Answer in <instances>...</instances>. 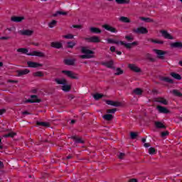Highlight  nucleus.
<instances>
[{
	"mask_svg": "<svg viewBox=\"0 0 182 182\" xmlns=\"http://www.w3.org/2000/svg\"><path fill=\"white\" fill-rule=\"evenodd\" d=\"M81 52L85 54L80 55L81 59H92V58H93L92 55L95 53L92 50L87 49V47H82Z\"/></svg>",
	"mask_w": 182,
	"mask_h": 182,
	"instance_id": "nucleus-1",
	"label": "nucleus"
},
{
	"mask_svg": "<svg viewBox=\"0 0 182 182\" xmlns=\"http://www.w3.org/2000/svg\"><path fill=\"white\" fill-rule=\"evenodd\" d=\"M55 82L58 85H63L62 90L63 92H69L70 90V85H68V80L66 79H55Z\"/></svg>",
	"mask_w": 182,
	"mask_h": 182,
	"instance_id": "nucleus-2",
	"label": "nucleus"
},
{
	"mask_svg": "<svg viewBox=\"0 0 182 182\" xmlns=\"http://www.w3.org/2000/svg\"><path fill=\"white\" fill-rule=\"evenodd\" d=\"M115 45H119V43H120V45H123L125 48H127V49H132V46H136L137 45H139V43L137 41H134L132 43H124L123 41H116L114 40V43Z\"/></svg>",
	"mask_w": 182,
	"mask_h": 182,
	"instance_id": "nucleus-3",
	"label": "nucleus"
},
{
	"mask_svg": "<svg viewBox=\"0 0 182 182\" xmlns=\"http://www.w3.org/2000/svg\"><path fill=\"white\" fill-rule=\"evenodd\" d=\"M63 73H64V75L68 76V77H70V79H75V80L79 79V75L73 73V71L63 70Z\"/></svg>",
	"mask_w": 182,
	"mask_h": 182,
	"instance_id": "nucleus-4",
	"label": "nucleus"
},
{
	"mask_svg": "<svg viewBox=\"0 0 182 182\" xmlns=\"http://www.w3.org/2000/svg\"><path fill=\"white\" fill-rule=\"evenodd\" d=\"M85 41L92 43H99V42H100V38H99V36H93L89 38H85Z\"/></svg>",
	"mask_w": 182,
	"mask_h": 182,
	"instance_id": "nucleus-5",
	"label": "nucleus"
},
{
	"mask_svg": "<svg viewBox=\"0 0 182 182\" xmlns=\"http://www.w3.org/2000/svg\"><path fill=\"white\" fill-rule=\"evenodd\" d=\"M160 33H161V36L164 38V39H169L171 41H173L174 38L171 34L168 33V32L166 30H161Z\"/></svg>",
	"mask_w": 182,
	"mask_h": 182,
	"instance_id": "nucleus-6",
	"label": "nucleus"
},
{
	"mask_svg": "<svg viewBox=\"0 0 182 182\" xmlns=\"http://www.w3.org/2000/svg\"><path fill=\"white\" fill-rule=\"evenodd\" d=\"M133 32L134 33H141L142 35H144L145 33H147L149 31L147 30V28L144 27H139V28H134Z\"/></svg>",
	"mask_w": 182,
	"mask_h": 182,
	"instance_id": "nucleus-7",
	"label": "nucleus"
},
{
	"mask_svg": "<svg viewBox=\"0 0 182 182\" xmlns=\"http://www.w3.org/2000/svg\"><path fill=\"white\" fill-rule=\"evenodd\" d=\"M18 33L20 35H22L23 36H32V35H33V31H32V30H20L18 31Z\"/></svg>",
	"mask_w": 182,
	"mask_h": 182,
	"instance_id": "nucleus-8",
	"label": "nucleus"
},
{
	"mask_svg": "<svg viewBox=\"0 0 182 182\" xmlns=\"http://www.w3.org/2000/svg\"><path fill=\"white\" fill-rule=\"evenodd\" d=\"M128 68L130 70H132V72H135V73H140V72H141V69L135 64H129Z\"/></svg>",
	"mask_w": 182,
	"mask_h": 182,
	"instance_id": "nucleus-9",
	"label": "nucleus"
},
{
	"mask_svg": "<svg viewBox=\"0 0 182 182\" xmlns=\"http://www.w3.org/2000/svg\"><path fill=\"white\" fill-rule=\"evenodd\" d=\"M50 46L54 48V49H62L63 44L59 41H53L50 43Z\"/></svg>",
	"mask_w": 182,
	"mask_h": 182,
	"instance_id": "nucleus-10",
	"label": "nucleus"
},
{
	"mask_svg": "<svg viewBox=\"0 0 182 182\" xmlns=\"http://www.w3.org/2000/svg\"><path fill=\"white\" fill-rule=\"evenodd\" d=\"M102 28H104V29H106V31H108L109 32H112V33H117V30L116 29V28L111 26L110 25L105 24L102 26Z\"/></svg>",
	"mask_w": 182,
	"mask_h": 182,
	"instance_id": "nucleus-11",
	"label": "nucleus"
},
{
	"mask_svg": "<svg viewBox=\"0 0 182 182\" xmlns=\"http://www.w3.org/2000/svg\"><path fill=\"white\" fill-rule=\"evenodd\" d=\"M28 56H38V58H45V53H42L41 51H33L32 53H29L27 54Z\"/></svg>",
	"mask_w": 182,
	"mask_h": 182,
	"instance_id": "nucleus-12",
	"label": "nucleus"
},
{
	"mask_svg": "<svg viewBox=\"0 0 182 182\" xmlns=\"http://www.w3.org/2000/svg\"><path fill=\"white\" fill-rule=\"evenodd\" d=\"M31 100H26V103H40L41 102V100L36 95H31Z\"/></svg>",
	"mask_w": 182,
	"mask_h": 182,
	"instance_id": "nucleus-13",
	"label": "nucleus"
},
{
	"mask_svg": "<svg viewBox=\"0 0 182 182\" xmlns=\"http://www.w3.org/2000/svg\"><path fill=\"white\" fill-rule=\"evenodd\" d=\"M154 52L158 55V58H159L160 59H163V58H164V55L167 53V52L166 51L158 49H154Z\"/></svg>",
	"mask_w": 182,
	"mask_h": 182,
	"instance_id": "nucleus-14",
	"label": "nucleus"
},
{
	"mask_svg": "<svg viewBox=\"0 0 182 182\" xmlns=\"http://www.w3.org/2000/svg\"><path fill=\"white\" fill-rule=\"evenodd\" d=\"M27 65H28V68H41V67L43 66V65H42L41 63L32 62V61H28Z\"/></svg>",
	"mask_w": 182,
	"mask_h": 182,
	"instance_id": "nucleus-15",
	"label": "nucleus"
},
{
	"mask_svg": "<svg viewBox=\"0 0 182 182\" xmlns=\"http://www.w3.org/2000/svg\"><path fill=\"white\" fill-rule=\"evenodd\" d=\"M25 20V17L23 16H12L11 18V21L12 22H16V23H19V22H22V21H24Z\"/></svg>",
	"mask_w": 182,
	"mask_h": 182,
	"instance_id": "nucleus-16",
	"label": "nucleus"
},
{
	"mask_svg": "<svg viewBox=\"0 0 182 182\" xmlns=\"http://www.w3.org/2000/svg\"><path fill=\"white\" fill-rule=\"evenodd\" d=\"M107 105H109V106H114V107H120L122 106V104L119 102H114L112 100H107L106 101Z\"/></svg>",
	"mask_w": 182,
	"mask_h": 182,
	"instance_id": "nucleus-17",
	"label": "nucleus"
},
{
	"mask_svg": "<svg viewBox=\"0 0 182 182\" xmlns=\"http://www.w3.org/2000/svg\"><path fill=\"white\" fill-rule=\"evenodd\" d=\"M29 72L30 71L28 69L18 70H17V76L21 77V76H23V75H28Z\"/></svg>",
	"mask_w": 182,
	"mask_h": 182,
	"instance_id": "nucleus-18",
	"label": "nucleus"
},
{
	"mask_svg": "<svg viewBox=\"0 0 182 182\" xmlns=\"http://www.w3.org/2000/svg\"><path fill=\"white\" fill-rule=\"evenodd\" d=\"M157 109L159 110V113H164L165 114H167V113H169L170 111L167 109V108L162 107V106H157Z\"/></svg>",
	"mask_w": 182,
	"mask_h": 182,
	"instance_id": "nucleus-19",
	"label": "nucleus"
},
{
	"mask_svg": "<svg viewBox=\"0 0 182 182\" xmlns=\"http://www.w3.org/2000/svg\"><path fill=\"white\" fill-rule=\"evenodd\" d=\"M171 48H176L177 49H182V43L181 42H175L171 43Z\"/></svg>",
	"mask_w": 182,
	"mask_h": 182,
	"instance_id": "nucleus-20",
	"label": "nucleus"
},
{
	"mask_svg": "<svg viewBox=\"0 0 182 182\" xmlns=\"http://www.w3.org/2000/svg\"><path fill=\"white\" fill-rule=\"evenodd\" d=\"M102 65L109 69H114V67H113V60L104 62L102 63Z\"/></svg>",
	"mask_w": 182,
	"mask_h": 182,
	"instance_id": "nucleus-21",
	"label": "nucleus"
},
{
	"mask_svg": "<svg viewBox=\"0 0 182 182\" xmlns=\"http://www.w3.org/2000/svg\"><path fill=\"white\" fill-rule=\"evenodd\" d=\"M91 33H102V30L96 27L90 28Z\"/></svg>",
	"mask_w": 182,
	"mask_h": 182,
	"instance_id": "nucleus-22",
	"label": "nucleus"
},
{
	"mask_svg": "<svg viewBox=\"0 0 182 182\" xmlns=\"http://www.w3.org/2000/svg\"><path fill=\"white\" fill-rule=\"evenodd\" d=\"M119 21L120 22H123L124 23H130V18L125 16L119 17Z\"/></svg>",
	"mask_w": 182,
	"mask_h": 182,
	"instance_id": "nucleus-23",
	"label": "nucleus"
},
{
	"mask_svg": "<svg viewBox=\"0 0 182 182\" xmlns=\"http://www.w3.org/2000/svg\"><path fill=\"white\" fill-rule=\"evenodd\" d=\"M75 62H76V60H75V59H66V60H65V65H75Z\"/></svg>",
	"mask_w": 182,
	"mask_h": 182,
	"instance_id": "nucleus-24",
	"label": "nucleus"
},
{
	"mask_svg": "<svg viewBox=\"0 0 182 182\" xmlns=\"http://www.w3.org/2000/svg\"><path fill=\"white\" fill-rule=\"evenodd\" d=\"M102 119H104V120H107L108 122H110V120H113V115L110 114H107L105 115H103Z\"/></svg>",
	"mask_w": 182,
	"mask_h": 182,
	"instance_id": "nucleus-25",
	"label": "nucleus"
},
{
	"mask_svg": "<svg viewBox=\"0 0 182 182\" xmlns=\"http://www.w3.org/2000/svg\"><path fill=\"white\" fill-rule=\"evenodd\" d=\"M155 127H156V129H166V126L160 122H155Z\"/></svg>",
	"mask_w": 182,
	"mask_h": 182,
	"instance_id": "nucleus-26",
	"label": "nucleus"
},
{
	"mask_svg": "<svg viewBox=\"0 0 182 182\" xmlns=\"http://www.w3.org/2000/svg\"><path fill=\"white\" fill-rule=\"evenodd\" d=\"M171 76H172L173 79H176V80H181V75L179 74L176 73H171Z\"/></svg>",
	"mask_w": 182,
	"mask_h": 182,
	"instance_id": "nucleus-27",
	"label": "nucleus"
},
{
	"mask_svg": "<svg viewBox=\"0 0 182 182\" xmlns=\"http://www.w3.org/2000/svg\"><path fill=\"white\" fill-rule=\"evenodd\" d=\"M149 42H151L152 43H158L159 45H163L164 43V41H159V40H154L153 38H150Z\"/></svg>",
	"mask_w": 182,
	"mask_h": 182,
	"instance_id": "nucleus-28",
	"label": "nucleus"
},
{
	"mask_svg": "<svg viewBox=\"0 0 182 182\" xmlns=\"http://www.w3.org/2000/svg\"><path fill=\"white\" fill-rule=\"evenodd\" d=\"M115 2H117L119 5H124L125 4H129L130 0H115Z\"/></svg>",
	"mask_w": 182,
	"mask_h": 182,
	"instance_id": "nucleus-29",
	"label": "nucleus"
},
{
	"mask_svg": "<svg viewBox=\"0 0 182 182\" xmlns=\"http://www.w3.org/2000/svg\"><path fill=\"white\" fill-rule=\"evenodd\" d=\"M145 57H146V59H148L149 60H150V62H156V59H154V58H153V56L151 55V54H150V53H146V54L145 55Z\"/></svg>",
	"mask_w": 182,
	"mask_h": 182,
	"instance_id": "nucleus-30",
	"label": "nucleus"
},
{
	"mask_svg": "<svg viewBox=\"0 0 182 182\" xmlns=\"http://www.w3.org/2000/svg\"><path fill=\"white\" fill-rule=\"evenodd\" d=\"M140 20L144 21V22H146V23L154 22V21L153 19H151V18L140 17Z\"/></svg>",
	"mask_w": 182,
	"mask_h": 182,
	"instance_id": "nucleus-31",
	"label": "nucleus"
},
{
	"mask_svg": "<svg viewBox=\"0 0 182 182\" xmlns=\"http://www.w3.org/2000/svg\"><path fill=\"white\" fill-rule=\"evenodd\" d=\"M172 93L174 96H177L178 97H182V94L178 90H172Z\"/></svg>",
	"mask_w": 182,
	"mask_h": 182,
	"instance_id": "nucleus-32",
	"label": "nucleus"
},
{
	"mask_svg": "<svg viewBox=\"0 0 182 182\" xmlns=\"http://www.w3.org/2000/svg\"><path fill=\"white\" fill-rule=\"evenodd\" d=\"M17 52H18L19 53H24L25 55L29 54L28 53L27 48H18V49H17Z\"/></svg>",
	"mask_w": 182,
	"mask_h": 182,
	"instance_id": "nucleus-33",
	"label": "nucleus"
},
{
	"mask_svg": "<svg viewBox=\"0 0 182 182\" xmlns=\"http://www.w3.org/2000/svg\"><path fill=\"white\" fill-rule=\"evenodd\" d=\"M134 93H135V95H137L138 96H141L143 90H141V89L140 88H136L135 90H134Z\"/></svg>",
	"mask_w": 182,
	"mask_h": 182,
	"instance_id": "nucleus-34",
	"label": "nucleus"
},
{
	"mask_svg": "<svg viewBox=\"0 0 182 182\" xmlns=\"http://www.w3.org/2000/svg\"><path fill=\"white\" fill-rule=\"evenodd\" d=\"M38 126H43V127H49L48 122H37Z\"/></svg>",
	"mask_w": 182,
	"mask_h": 182,
	"instance_id": "nucleus-35",
	"label": "nucleus"
},
{
	"mask_svg": "<svg viewBox=\"0 0 182 182\" xmlns=\"http://www.w3.org/2000/svg\"><path fill=\"white\" fill-rule=\"evenodd\" d=\"M16 136V133L11 132L9 134L3 135V137H15Z\"/></svg>",
	"mask_w": 182,
	"mask_h": 182,
	"instance_id": "nucleus-36",
	"label": "nucleus"
},
{
	"mask_svg": "<svg viewBox=\"0 0 182 182\" xmlns=\"http://www.w3.org/2000/svg\"><path fill=\"white\" fill-rule=\"evenodd\" d=\"M123 73H124L123 70H122V68H117L116 73H114V75L116 76H119L120 75H123Z\"/></svg>",
	"mask_w": 182,
	"mask_h": 182,
	"instance_id": "nucleus-37",
	"label": "nucleus"
},
{
	"mask_svg": "<svg viewBox=\"0 0 182 182\" xmlns=\"http://www.w3.org/2000/svg\"><path fill=\"white\" fill-rule=\"evenodd\" d=\"M73 139L75 140V143H84L85 141L82 138L77 137V136H74Z\"/></svg>",
	"mask_w": 182,
	"mask_h": 182,
	"instance_id": "nucleus-38",
	"label": "nucleus"
},
{
	"mask_svg": "<svg viewBox=\"0 0 182 182\" xmlns=\"http://www.w3.org/2000/svg\"><path fill=\"white\" fill-rule=\"evenodd\" d=\"M56 23H58V21H56L55 20H53L48 23V26L49 28H54V26H56Z\"/></svg>",
	"mask_w": 182,
	"mask_h": 182,
	"instance_id": "nucleus-39",
	"label": "nucleus"
},
{
	"mask_svg": "<svg viewBox=\"0 0 182 182\" xmlns=\"http://www.w3.org/2000/svg\"><path fill=\"white\" fill-rule=\"evenodd\" d=\"M157 102H159V103H162V105H168L167 100L164 98H159Z\"/></svg>",
	"mask_w": 182,
	"mask_h": 182,
	"instance_id": "nucleus-40",
	"label": "nucleus"
},
{
	"mask_svg": "<svg viewBox=\"0 0 182 182\" xmlns=\"http://www.w3.org/2000/svg\"><path fill=\"white\" fill-rule=\"evenodd\" d=\"M103 95L102 94H99V93H97L95 95H94V99L95 100H99V99H102V97H103Z\"/></svg>",
	"mask_w": 182,
	"mask_h": 182,
	"instance_id": "nucleus-41",
	"label": "nucleus"
},
{
	"mask_svg": "<svg viewBox=\"0 0 182 182\" xmlns=\"http://www.w3.org/2000/svg\"><path fill=\"white\" fill-rule=\"evenodd\" d=\"M162 80H164V82H167L168 83H173V80L168 77H164Z\"/></svg>",
	"mask_w": 182,
	"mask_h": 182,
	"instance_id": "nucleus-42",
	"label": "nucleus"
},
{
	"mask_svg": "<svg viewBox=\"0 0 182 182\" xmlns=\"http://www.w3.org/2000/svg\"><path fill=\"white\" fill-rule=\"evenodd\" d=\"M125 39H127L128 42H132L134 41V38L133 37V36H126Z\"/></svg>",
	"mask_w": 182,
	"mask_h": 182,
	"instance_id": "nucleus-43",
	"label": "nucleus"
},
{
	"mask_svg": "<svg viewBox=\"0 0 182 182\" xmlns=\"http://www.w3.org/2000/svg\"><path fill=\"white\" fill-rule=\"evenodd\" d=\"M74 46H76V43H74L72 41L68 43V48H70L72 49V48H73Z\"/></svg>",
	"mask_w": 182,
	"mask_h": 182,
	"instance_id": "nucleus-44",
	"label": "nucleus"
},
{
	"mask_svg": "<svg viewBox=\"0 0 182 182\" xmlns=\"http://www.w3.org/2000/svg\"><path fill=\"white\" fill-rule=\"evenodd\" d=\"M63 38H65V39H73V38H75V36L72 34H68L65 36H63Z\"/></svg>",
	"mask_w": 182,
	"mask_h": 182,
	"instance_id": "nucleus-45",
	"label": "nucleus"
},
{
	"mask_svg": "<svg viewBox=\"0 0 182 182\" xmlns=\"http://www.w3.org/2000/svg\"><path fill=\"white\" fill-rule=\"evenodd\" d=\"M116 108L107 109V113H108V114H112L114 113H116Z\"/></svg>",
	"mask_w": 182,
	"mask_h": 182,
	"instance_id": "nucleus-46",
	"label": "nucleus"
},
{
	"mask_svg": "<svg viewBox=\"0 0 182 182\" xmlns=\"http://www.w3.org/2000/svg\"><path fill=\"white\" fill-rule=\"evenodd\" d=\"M58 15H68V13L65 11H57L54 16H58Z\"/></svg>",
	"mask_w": 182,
	"mask_h": 182,
	"instance_id": "nucleus-47",
	"label": "nucleus"
},
{
	"mask_svg": "<svg viewBox=\"0 0 182 182\" xmlns=\"http://www.w3.org/2000/svg\"><path fill=\"white\" fill-rule=\"evenodd\" d=\"M117 156L120 160H123V159H124V156H126V154L125 153H119Z\"/></svg>",
	"mask_w": 182,
	"mask_h": 182,
	"instance_id": "nucleus-48",
	"label": "nucleus"
},
{
	"mask_svg": "<svg viewBox=\"0 0 182 182\" xmlns=\"http://www.w3.org/2000/svg\"><path fill=\"white\" fill-rule=\"evenodd\" d=\"M149 154H154L156 153V149L153 147L149 148Z\"/></svg>",
	"mask_w": 182,
	"mask_h": 182,
	"instance_id": "nucleus-49",
	"label": "nucleus"
},
{
	"mask_svg": "<svg viewBox=\"0 0 182 182\" xmlns=\"http://www.w3.org/2000/svg\"><path fill=\"white\" fill-rule=\"evenodd\" d=\"M34 76H38L39 77H42V76H43V74L42 73V72L38 71L34 73Z\"/></svg>",
	"mask_w": 182,
	"mask_h": 182,
	"instance_id": "nucleus-50",
	"label": "nucleus"
},
{
	"mask_svg": "<svg viewBox=\"0 0 182 182\" xmlns=\"http://www.w3.org/2000/svg\"><path fill=\"white\" fill-rule=\"evenodd\" d=\"M166 136H168V131L163 132L161 133V136L164 138Z\"/></svg>",
	"mask_w": 182,
	"mask_h": 182,
	"instance_id": "nucleus-51",
	"label": "nucleus"
},
{
	"mask_svg": "<svg viewBox=\"0 0 182 182\" xmlns=\"http://www.w3.org/2000/svg\"><path fill=\"white\" fill-rule=\"evenodd\" d=\"M131 139H136L137 137V133L136 132H131L130 133Z\"/></svg>",
	"mask_w": 182,
	"mask_h": 182,
	"instance_id": "nucleus-52",
	"label": "nucleus"
},
{
	"mask_svg": "<svg viewBox=\"0 0 182 182\" xmlns=\"http://www.w3.org/2000/svg\"><path fill=\"white\" fill-rule=\"evenodd\" d=\"M1 41H8L9 39H11V37L9 36H1L0 38Z\"/></svg>",
	"mask_w": 182,
	"mask_h": 182,
	"instance_id": "nucleus-53",
	"label": "nucleus"
},
{
	"mask_svg": "<svg viewBox=\"0 0 182 182\" xmlns=\"http://www.w3.org/2000/svg\"><path fill=\"white\" fill-rule=\"evenodd\" d=\"M73 28H75L77 29H82V26L80 25H73Z\"/></svg>",
	"mask_w": 182,
	"mask_h": 182,
	"instance_id": "nucleus-54",
	"label": "nucleus"
},
{
	"mask_svg": "<svg viewBox=\"0 0 182 182\" xmlns=\"http://www.w3.org/2000/svg\"><path fill=\"white\" fill-rule=\"evenodd\" d=\"M107 42H108V43H114V40L112 39V38H108L107 40Z\"/></svg>",
	"mask_w": 182,
	"mask_h": 182,
	"instance_id": "nucleus-55",
	"label": "nucleus"
},
{
	"mask_svg": "<svg viewBox=\"0 0 182 182\" xmlns=\"http://www.w3.org/2000/svg\"><path fill=\"white\" fill-rule=\"evenodd\" d=\"M109 49H110L111 52H116V48L114 46L110 47Z\"/></svg>",
	"mask_w": 182,
	"mask_h": 182,
	"instance_id": "nucleus-56",
	"label": "nucleus"
},
{
	"mask_svg": "<svg viewBox=\"0 0 182 182\" xmlns=\"http://www.w3.org/2000/svg\"><path fill=\"white\" fill-rule=\"evenodd\" d=\"M31 45H33L34 46H39L41 44L39 43H31Z\"/></svg>",
	"mask_w": 182,
	"mask_h": 182,
	"instance_id": "nucleus-57",
	"label": "nucleus"
},
{
	"mask_svg": "<svg viewBox=\"0 0 182 182\" xmlns=\"http://www.w3.org/2000/svg\"><path fill=\"white\" fill-rule=\"evenodd\" d=\"M5 113V109H0V116Z\"/></svg>",
	"mask_w": 182,
	"mask_h": 182,
	"instance_id": "nucleus-58",
	"label": "nucleus"
},
{
	"mask_svg": "<svg viewBox=\"0 0 182 182\" xmlns=\"http://www.w3.org/2000/svg\"><path fill=\"white\" fill-rule=\"evenodd\" d=\"M14 29H15L14 27H13V28H8L7 31H9V32H12V31H14Z\"/></svg>",
	"mask_w": 182,
	"mask_h": 182,
	"instance_id": "nucleus-59",
	"label": "nucleus"
},
{
	"mask_svg": "<svg viewBox=\"0 0 182 182\" xmlns=\"http://www.w3.org/2000/svg\"><path fill=\"white\" fill-rule=\"evenodd\" d=\"M129 182H137V179H136V178L130 179Z\"/></svg>",
	"mask_w": 182,
	"mask_h": 182,
	"instance_id": "nucleus-60",
	"label": "nucleus"
},
{
	"mask_svg": "<svg viewBox=\"0 0 182 182\" xmlns=\"http://www.w3.org/2000/svg\"><path fill=\"white\" fill-rule=\"evenodd\" d=\"M144 147H146V148L150 147V144H149V143H145V144H144Z\"/></svg>",
	"mask_w": 182,
	"mask_h": 182,
	"instance_id": "nucleus-61",
	"label": "nucleus"
},
{
	"mask_svg": "<svg viewBox=\"0 0 182 182\" xmlns=\"http://www.w3.org/2000/svg\"><path fill=\"white\" fill-rule=\"evenodd\" d=\"M22 114H31L28 111H24L22 112Z\"/></svg>",
	"mask_w": 182,
	"mask_h": 182,
	"instance_id": "nucleus-62",
	"label": "nucleus"
},
{
	"mask_svg": "<svg viewBox=\"0 0 182 182\" xmlns=\"http://www.w3.org/2000/svg\"><path fill=\"white\" fill-rule=\"evenodd\" d=\"M0 168H4V163L0 161Z\"/></svg>",
	"mask_w": 182,
	"mask_h": 182,
	"instance_id": "nucleus-63",
	"label": "nucleus"
},
{
	"mask_svg": "<svg viewBox=\"0 0 182 182\" xmlns=\"http://www.w3.org/2000/svg\"><path fill=\"white\" fill-rule=\"evenodd\" d=\"M75 123H76V120L72 119L70 122V124H75Z\"/></svg>",
	"mask_w": 182,
	"mask_h": 182,
	"instance_id": "nucleus-64",
	"label": "nucleus"
}]
</instances>
